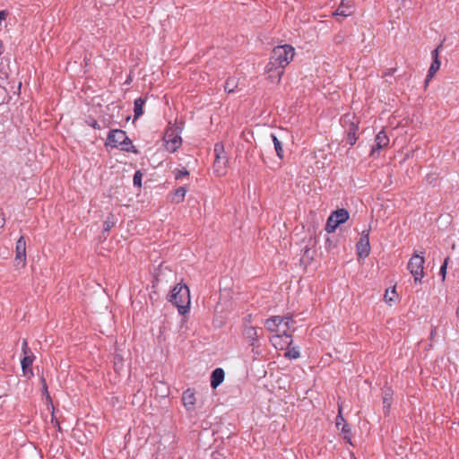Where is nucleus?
Listing matches in <instances>:
<instances>
[{"mask_svg": "<svg viewBox=\"0 0 459 459\" xmlns=\"http://www.w3.org/2000/svg\"><path fill=\"white\" fill-rule=\"evenodd\" d=\"M294 56L295 48L289 44L273 48L265 68L272 82H281L285 67L293 60Z\"/></svg>", "mask_w": 459, "mask_h": 459, "instance_id": "nucleus-1", "label": "nucleus"}, {"mask_svg": "<svg viewBox=\"0 0 459 459\" xmlns=\"http://www.w3.org/2000/svg\"><path fill=\"white\" fill-rule=\"evenodd\" d=\"M169 301L178 309L181 315L188 312L190 307V291L186 285L178 283L171 290Z\"/></svg>", "mask_w": 459, "mask_h": 459, "instance_id": "nucleus-2", "label": "nucleus"}, {"mask_svg": "<svg viewBox=\"0 0 459 459\" xmlns=\"http://www.w3.org/2000/svg\"><path fill=\"white\" fill-rule=\"evenodd\" d=\"M106 146L111 148L120 147L123 151L137 152L131 140L127 137L125 131L120 129L111 130L108 135Z\"/></svg>", "mask_w": 459, "mask_h": 459, "instance_id": "nucleus-3", "label": "nucleus"}, {"mask_svg": "<svg viewBox=\"0 0 459 459\" xmlns=\"http://www.w3.org/2000/svg\"><path fill=\"white\" fill-rule=\"evenodd\" d=\"M424 264V257L418 254H414L408 262L407 269L410 271L416 283H420L425 276Z\"/></svg>", "mask_w": 459, "mask_h": 459, "instance_id": "nucleus-4", "label": "nucleus"}, {"mask_svg": "<svg viewBox=\"0 0 459 459\" xmlns=\"http://www.w3.org/2000/svg\"><path fill=\"white\" fill-rule=\"evenodd\" d=\"M350 215L347 210L338 209L328 217L325 230L327 233H333L342 223L346 222Z\"/></svg>", "mask_w": 459, "mask_h": 459, "instance_id": "nucleus-5", "label": "nucleus"}, {"mask_svg": "<svg viewBox=\"0 0 459 459\" xmlns=\"http://www.w3.org/2000/svg\"><path fill=\"white\" fill-rule=\"evenodd\" d=\"M215 160L213 162V173L217 177H222L227 172V158L224 155L223 146L216 143L214 146Z\"/></svg>", "mask_w": 459, "mask_h": 459, "instance_id": "nucleus-6", "label": "nucleus"}, {"mask_svg": "<svg viewBox=\"0 0 459 459\" xmlns=\"http://www.w3.org/2000/svg\"><path fill=\"white\" fill-rule=\"evenodd\" d=\"M163 141L166 150L169 152H175L182 144V139L176 127H169L166 130Z\"/></svg>", "mask_w": 459, "mask_h": 459, "instance_id": "nucleus-7", "label": "nucleus"}, {"mask_svg": "<svg viewBox=\"0 0 459 459\" xmlns=\"http://www.w3.org/2000/svg\"><path fill=\"white\" fill-rule=\"evenodd\" d=\"M369 232L370 230H363L361 232L360 238L356 245L359 258H366L370 254Z\"/></svg>", "mask_w": 459, "mask_h": 459, "instance_id": "nucleus-8", "label": "nucleus"}, {"mask_svg": "<svg viewBox=\"0 0 459 459\" xmlns=\"http://www.w3.org/2000/svg\"><path fill=\"white\" fill-rule=\"evenodd\" d=\"M389 144V137L384 130L380 131L375 138V144L370 152V156L373 158L379 157L380 151L386 148Z\"/></svg>", "mask_w": 459, "mask_h": 459, "instance_id": "nucleus-9", "label": "nucleus"}, {"mask_svg": "<svg viewBox=\"0 0 459 459\" xmlns=\"http://www.w3.org/2000/svg\"><path fill=\"white\" fill-rule=\"evenodd\" d=\"M270 341L272 344L277 349V350H284L288 346H290L292 342V335L291 334H280V333H274L271 338Z\"/></svg>", "mask_w": 459, "mask_h": 459, "instance_id": "nucleus-10", "label": "nucleus"}, {"mask_svg": "<svg viewBox=\"0 0 459 459\" xmlns=\"http://www.w3.org/2000/svg\"><path fill=\"white\" fill-rule=\"evenodd\" d=\"M286 320L285 316H274L270 318H268L265 323L264 326L269 332L278 333L280 327L282 325L283 322Z\"/></svg>", "mask_w": 459, "mask_h": 459, "instance_id": "nucleus-11", "label": "nucleus"}, {"mask_svg": "<svg viewBox=\"0 0 459 459\" xmlns=\"http://www.w3.org/2000/svg\"><path fill=\"white\" fill-rule=\"evenodd\" d=\"M15 253L16 260H21L24 264L26 261V241L22 236L16 242Z\"/></svg>", "mask_w": 459, "mask_h": 459, "instance_id": "nucleus-12", "label": "nucleus"}, {"mask_svg": "<svg viewBox=\"0 0 459 459\" xmlns=\"http://www.w3.org/2000/svg\"><path fill=\"white\" fill-rule=\"evenodd\" d=\"M243 334L250 342L252 346L256 344L259 335L255 327L246 325L243 329Z\"/></svg>", "mask_w": 459, "mask_h": 459, "instance_id": "nucleus-13", "label": "nucleus"}, {"mask_svg": "<svg viewBox=\"0 0 459 459\" xmlns=\"http://www.w3.org/2000/svg\"><path fill=\"white\" fill-rule=\"evenodd\" d=\"M182 402L186 410H192L196 402L194 391L186 389L182 394Z\"/></svg>", "mask_w": 459, "mask_h": 459, "instance_id": "nucleus-14", "label": "nucleus"}, {"mask_svg": "<svg viewBox=\"0 0 459 459\" xmlns=\"http://www.w3.org/2000/svg\"><path fill=\"white\" fill-rule=\"evenodd\" d=\"M353 13V6L351 4H345L344 0H342L341 4L333 13V16L348 17Z\"/></svg>", "mask_w": 459, "mask_h": 459, "instance_id": "nucleus-15", "label": "nucleus"}, {"mask_svg": "<svg viewBox=\"0 0 459 459\" xmlns=\"http://www.w3.org/2000/svg\"><path fill=\"white\" fill-rule=\"evenodd\" d=\"M34 359H35V356L33 354L26 355L22 358L21 364H22V369L24 376H27L28 374H30V376H33L31 366L33 364Z\"/></svg>", "mask_w": 459, "mask_h": 459, "instance_id": "nucleus-16", "label": "nucleus"}, {"mask_svg": "<svg viewBox=\"0 0 459 459\" xmlns=\"http://www.w3.org/2000/svg\"><path fill=\"white\" fill-rule=\"evenodd\" d=\"M224 375L225 374L222 368H218L214 369L211 376V386L212 388L219 386L224 380Z\"/></svg>", "mask_w": 459, "mask_h": 459, "instance_id": "nucleus-17", "label": "nucleus"}, {"mask_svg": "<svg viewBox=\"0 0 459 459\" xmlns=\"http://www.w3.org/2000/svg\"><path fill=\"white\" fill-rule=\"evenodd\" d=\"M441 65L440 60L432 61L430 67L429 69L428 74L426 76L425 80V86L427 87L431 81V79L434 77L436 73L439 70Z\"/></svg>", "mask_w": 459, "mask_h": 459, "instance_id": "nucleus-18", "label": "nucleus"}, {"mask_svg": "<svg viewBox=\"0 0 459 459\" xmlns=\"http://www.w3.org/2000/svg\"><path fill=\"white\" fill-rule=\"evenodd\" d=\"M393 394L391 391H385L383 396V409L385 415H388L392 404Z\"/></svg>", "mask_w": 459, "mask_h": 459, "instance_id": "nucleus-19", "label": "nucleus"}, {"mask_svg": "<svg viewBox=\"0 0 459 459\" xmlns=\"http://www.w3.org/2000/svg\"><path fill=\"white\" fill-rule=\"evenodd\" d=\"M271 137L278 158L282 160L284 157V151L281 141L275 134H272Z\"/></svg>", "mask_w": 459, "mask_h": 459, "instance_id": "nucleus-20", "label": "nucleus"}, {"mask_svg": "<svg viewBox=\"0 0 459 459\" xmlns=\"http://www.w3.org/2000/svg\"><path fill=\"white\" fill-rule=\"evenodd\" d=\"M186 194V189L184 186L178 187L173 194L171 202L175 204H180L184 201Z\"/></svg>", "mask_w": 459, "mask_h": 459, "instance_id": "nucleus-21", "label": "nucleus"}, {"mask_svg": "<svg viewBox=\"0 0 459 459\" xmlns=\"http://www.w3.org/2000/svg\"><path fill=\"white\" fill-rule=\"evenodd\" d=\"M145 103V100L142 98H138L134 100V119L139 118L143 113V105Z\"/></svg>", "mask_w": 459, "mask_h": 459, "instance_id": "nucleus-22", "label": "nucleus"}, {"mask_svg": "<svg viewBox=\"0 0 459 459\" xmlns=\"http://www.w3.org/2000/svg\"><path fill=\"white\" fill-rule=\"evenodd\" d=\"M293 324L292 316H286V320L283 322L282 325L280 327L278 333L280 334H290L289 330L290 325Z\"/></svg>", "mask_w": 459, "mask_h": 459, "instance_id": "nucleus-23", "label": "nucleus"}, {"mask_svg": "<svg viewBox=\"0 0 459 459\" xmlns=\"http://www.w3.org/2000/svg\"><path fill=\"white\" fill-rule=\"evenodd\" d=\"M238 87V79L234 77L228 78L225 82L224 89L227 92L232 93Z\"/></svg>", "mask_w": 459, "mask_h": 459, "instance_id": "nucleus-24", "label": "nucleus"}, {"mask_svg": "<svg viewBox=\"0 0 459 459\" xmlns=\"http://www.w3.org/2000/svg\"><path fill=\"white\" fill-rule=\"evenodd\" d=\"M395 299H396V292H395L394 288H393L391 290H385L384 299L386 304L391 306L395 301Z\"/></svg>", "mask_w": 459, "mask_h": 459, "instance_id": "nucleus-25", "label": "nucleus"}, {"mask_svg": "<svg viewBox=\"0 0 459 459\" xmlns=\"http://www.w3.org/2000/svg\"><path fill=\"white\" fill-rule=\"evenodd\" d=\"M341 430L343 434V438L349 444L352 445L351 437V429H350L349 425L347 423H344L343 426L342 427Z\"/></svg>", "mask_w": 459, "mask_h": 459, "instance_id": "nucleus-26", "label": "nucleus"}, {"mask_svg": "<svg viewBox=\"0 0 459 459\" xmlns=\"http://www.w3.org/2000/svg\"><path fill=\"white\" fill-rule=\"evenodd\" d=\"M175 178L177 180L182 178L183 177H187L189 175V171L183 168L182 169H177L173 171Z\"/></svg>", "mask_w": 459, "mask_h": 459, "instance_id": "nucleus-27", "label": "nucleus"}, {"mask_svg": "<svg viewBox=\"0 0 459 459\" xmlns=\"http://www.w3.org/2000/svg\"><path fill=\"white\" fill-rule=\"evenodd\" d=\"M344 423H346V421H345L344 418L342 415V407L339 406V411H338V415L336 417V422H335L336 427L337 428H340V426L342 427Z\"/></svg>", "mask_w": 459, "mask_h": 459, "instance_id": "nucleus-28", "label": "nucleus"}, {"mask_svg": "<svg viewBox=\"0 0 459 459\" xmlns=\"http://www.w3.org/2000/svg\"><path fill=\"white\" fill-rule=\"evenodd\" d=\"M449 257H446L444 261V264H442V266L440 267V274L442 276V281H444L445 279H446V267H447V264H448V261H449Z\"/></svg>", "mask_w": 459, "mask_h": 459, "instance_id": "nucleus-29", "label": "nucleus"}, {"mask_svg": "<svg viewBox=\"0 0 459 459\" xmlns=\"http://www.w3.org/2000/svg\"><path fill=\"white\" fill-rule=\"evenodd\" d=\"M142 178H143V174L140 171H136L134 176V179H133L134 185L137 186H142Z\"/></svg>", "mask_w": 459, "mask_h": 459, "instance_id": "nucleus-30", "label": "nucleus"}, {"mask_svg": "<svg viewBox=\"0 0 459 459\" xmlns=\"http://www.w3.org/2000/svg\"><path fill=\"white\" fill-rule=\"evenodd\" d=\"M357 137L355 133H349L347 136V143L350 145H354L356 143Z\"/></svg>", "mask_w": 459, "mask_h": 459, "instance_id": "nucleus-31", "label": "nucleus"}, {"mask_svg": "<svg viewBox=\"0 0 459 459\" xmlns=\"http://www.w3.org/2000/svg\"><path fill=\"white\" fill-rule=\"evenodd\" d=\"M442 48V44H440L436 49L431 52V56L433 61L439 60V50Z\"/></svg>", "mask_w": 459, "mask_h": 459, "instance_id": "nucleus-32", "label": "nucleus"}, {"mask_svg": "<svg viewBox=\"0 0 459 459\" xmlns=\"http://www.w3.org/2000/svg\"><path fill=\"white\" fill-rule=\"evenodd\" d=\"M285 356L291 358V359H297L299 357V353L296 350H291L286 352Z\"/></svg>", "mask_w": 459, "mask_h": 459, "instance_id": "nucleus-33", "label": "nucleus"}, {"mask_svg": "<svg viewBox=\"0 0 459 459\" xmlns=\"http://www.w3.org/2000/svg\"><path fill=\"white\" fill-rule=\"evenodd\" d=\"M114 226V222L107 220L104 221L103 227L105 230H109Z\"/></svg>", "mask_w": 459, "mask_h": 459, "instance_id": "nucleus-34", "label": "nucleus"}, {"mask_svg": "<svg viewBox=\"0 0 459 459\" xmlns=\"http://www.w3.org/2000/svg\"><path fill=\"white\" fill-rule=\"evenodd\" d=\"M41 382H42V386H43L44 392L46 393L47 397L49 399L50 396H49L48 392V386H47L46 380L44 378H42Z\"/></svg>", "mask_w": 459, "mask_h": 459, "instance_id": "nucleus-35", "label": "nucleus"}, {"mask_svg": "<svg viewBox=\"0 0 459 459\" xmlns=\"http://www.w3.org/2000/svg\"><path fill=\"white\" fill-rule=\"evenodd\" d=\"M5 224V219L3 212H0V229L4 228Z\"/></svg>", "mask_w": 459, "mask_h": 459, "instance_id": "nucleus-36", "label": "nucleus"}, {"mask_svg": "<svg viewBox=\"0 0 459 459\" xmlns=\"http://www.w3.org/2000/svg\"><path fill=\"white\" fill-rule=\"evenodd\" d=\"M251 321H252V315H247V316L244 318L245 325H250L249 324L251 323Z\"/></svg>", "mask_w": 459, "mask_h": 459, "instance_id": "nucleus-37", "label": "nucleus"}, {"mask_svg": "<svg viewBox=\"0 0 459 459\" xmlns=\"http://www.w3.org/2000/svg\"><path fill=\"white\" fill-rule=\"evenodd\" d=\"M89 125L95 129H100V126L96 120H92V122L89 123Z\"/></svg>", "mask_w": 459, "mask_h": 459, "instance_id": "nucleus-38", "label": "nucleus"}, {"mask_svg": "<svg viewBox=\"0 0 459 459\" xmlns=\"http://www.w3.org/2000/svg\"><path fill=\"white\" fill-rule=\"evenodd\" d=\"M7 12L6 11H0V21L2 20H4L7 16Z\"/></svg>", "mask_w": 459, "mask_h": 459, "instance_id": "nucleus-39", "label": "nucleus"}, {"mask_svg": "<svg viewBox=\"0 0 459 459\" xmlns=\"http://www.w3.org/2000/svg\"><path fill=\"white\" fill-rule=\"evenodd\" d=\"M22 352H23L24 356L30 355V354H33L31 352L30 349L29 348V346L27 348H25V349H22Z\"/></svg>", "mask_w": 459, "mask_h": 459, "instance_id": "nucleus-40", "label": "nucleus"}, {"mask_svg": "<svg viewBox=\"0 0 459 459\" xmlns=\"http://www.w3.org/2000/svg\"><path fill=\"white\" fill-rule=\"evenodd\" d=\"M27 347H28V342H27V341H26V340H23V341H22V349H25V348H27Z\"/></svg>", "mask_w": 459, "mask_h": 459, "instance_id": "nucleus-41", "label": "nucleus"}, {"mask_svg": "<svg viewBox=\"0 0 459 459\" xmlns=\"http://www.w3.org/2000/svg\"><path fill=\"white\" fill-rule=\"evenodd\" d=\"M435 333H436V328H433V329L431 330V333H430V338H431V339H433V338H434Z\"/></svg>", "mask_w": 459, "mask_h": 459, "instance_id": "nucleus-42", "label": "nucleus"}, {"mask_svg": "<svg viewBox=\"0 0 459 459\" xmlns=\"http://www.w3.org/2000/svg\"><path fill=\"white\" fill-rule=\"evenodd\" d=\"M455 316H456V318L459 321V307L456 309Z\"/></svg>", "mask_w": 459, "mask_h": 459, "instance_id": "nucleus-43", "label": "nucleus"}, {"mask_svg": "<svg viewBox=\"0 0 459 459\" xmlns=\"http://www.w3.org/2000/svg\"><path fill=\"white\" fill-rule=\"evenodd\" d=\"M2 45H3V44H2V41L0 40V48H2Z\"/></svg>", "mask_w": 459, "mask_h": 459, "instance_id": "nucleus-44", "label": "nucleus"}]
</instances>
